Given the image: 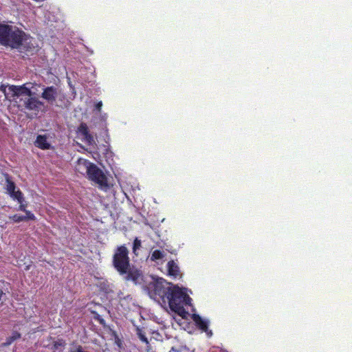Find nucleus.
Segmentation results:
<instances>
[{"instance_id": "nucleus-17", "label": "nucleus", "mask_w": 352, "mask_h": 352, "mask_svg": "<svg viewBox=\"0 0 352 352\" xmlns=\"http://www.w3.org/2000/svg\"><path fill=\"white\" fill-rule=\"evenodd\" d=\"M10 195L12 199L17 200L18 202L24 201L23 195L20 190H14V192Z\"/></svg>"}, {"instance_id": "nucleus-14", "label": "nucleus", "mask_w": 352, "mask_h": 352, "mask_svg": "<svg viewBox=\"0 0 352 352\" xmlns=\"http://www.w3.org/2000/svg\"><path fill=\"white\" fill-rule=\"evenodd\" d=\"M136 334L138 338L144 343L146 344V351L149 352L151 351V345L149 344L148 338L146 337L145 333L143 330L139 327H136Z\"/></svg>"}, {"instance_id": "nucleus-2", "label": "nucleus", "mask_w": 352, "mask_h": 352, "mask_svg": "<svg viewBox=\"0 0 352 352\" xmlns=\"http://www.w3.org/2000/svg\"><path fill=\"white\" fill-rule=\"evenodd\" d=\"M191 300V298L185 291L177 285H173L166 300V303H168L169 307L173 311L184 318L188 314L184 306L190 305Z\"/></svg>"}, {"instance_id": "nucleus-6", "label": "nucleus", "mask_w": 352, "mask_h": 352, "mask_svg": "<svg viewBox=\"0 0 352 352\" xmlns=\"http://www.w3.org/2000/svg\"><path fill=\"white\" fill-rule=\"evenodd\" d=\"M21 101L23 102L21 105L24 109L31 111L36 116L42 106L44 103L39 100L36 97L29 96L28 98H21Z\"/></svg>"}, {"instance_id": "nucleus-12", "label": "nucleus", "mask_w": 352, "mask_h": 352, "mask_svg": "<svg viewBox=\"0 0 352 352\" xmlns=\"http://www.w3.org/2000/svg\"><path fill=\"white\" fill-rule=\"evenodd\" d=\"M34 144L42 150L50 149L51 146L50 144L47 142L46 135H37Z\"/></svg>"}, {"instance_id": "nucleus-8", "label": "nucleus", "mask_w": 352, "mask_h": 352, "mask_svg": "<svg viewBox=\"0 0 352 352\" xmlns=\"http://www.w3.org/2000/svg\"><path fill=\"white\" fill-rule=\"evenodd\" d=\"M28 84H23L22 85H10L8 89L10 91L12 92L14 96H33V93L31 91L30 88L28 87L26 85Z\"/></svg>"}, {"instance_id": "nucleus-19", "label": "nucleus", "mask_w": 352, "mask_h": 352, "mask_svg": "<svg viewBox=\"0 0 352 352\" xmlns=\"http://www.w3.org/2000/svg\"><path fill=\"white\" fill-rule=\"evenodd\" d=\"M9 219L12 220L14 223H19L21 221H26L25 218H24L23 215H20L18 214H15L14 215L10 216Z\"/></svg>"}, {"instance_id": "nucleus-11", "label": "nucleus", "mask_w": 352, "mask_h": 352, "mask_svg": "<svg viewBox=\"0 0 352 352\" xmlns=\"http://www.w3.org/2000/svg\"><path fill=\"white\" fill-rule=\"evenodd\" d=\"M192 318L195 322L196 326L202 331L206 332L208 336H212V331L208 329V322L204 320L199 315L192 314Z\"/></svg>"}, {"instance_id": "nucleus-25", "label": "nucleus", "mask_w": 352, "mask_h": 352, "mask_svg": "<svg viewBox=\"0 0 352 352\" xmlns=\"http://www.w3.org/2000/svg\"><path fill=\"white\" fill-rule=\"evenodd\" d=\"M59 345L60 346V345H62V344H61V343H60V344H58V342H56V343H55V344H54V346H55V347H56V349L58 348V346H59Z\"/></svg>"}, {"instance_id": "nucleus-7", "label": "nucleus", "mask_w": 352, "mask_h": 352, "mask_svg": "<svg viewBox=\"0 0 352 352\" xmlns=\"http://www.w3.org/2000/svg\"><path fill=\"white\" fill-rule=\"evenodd\" d=\"M58 96V89L54 86L46 87L43 89L41 98L49 104H54Z\"/></svg>"}, {"instance_id": "nucleus-13", "label": "nucleus", "mask_w": 352, "mask_h": 352, "mask_svg": "<svg viewBox=\"0 0 352 352\" xmlns=\"http://www.w3.org/2000/svg\"><path fill=\"white\" fill-rule=\"evenodd\" d=\"M168 275L176 278L179 274V268L177 264L173 260L167 263Z\"/></svg>"}, {"instance_id": "nucleus-4", "label": "nucleus", "mask_w": 352, "mask_h": 352, "mask_svg": "<svg viewBox=\"0 0 352 352\" xmlns=\"http://www.w3.org/2000/svg\"><path fill=\"white\" fill-rule=\"evenodd\" d=\"M173 285L172 283L167 282L165 279L159 278L150 282L146 287L152 298L160 300L162 302L166 303V300Z\"/></svg>"}, {"instance_id": "nucleus-18", "label": "nucleus", "mask_w": 352, "mask_h": 352, "mask_svg": "<svg viewBox=\"0 0 352 352\" xmlns=\"http://www.w3.org/2000/svg\"><path fill=\"white\" fill-rule=\"evenodd\" d=\"M21 338V333L17 331H13L12 336L7 338L6 344L9 345L12 343L14 340Z\"/></svg>"}, {"instance_id": "nucleus-3", "label": "nucleus", "mask_w": 352, "mask_h": 352, "mask_svg": "<svg viewBox=\"0 0 352 352\" xmlns=\"http://www.w3.org/2000/svg\"><path fill=\"white\" fill-rule=\"evenodd\" d=\"M79 169L85 170L89 179L94 182L101 186H107V178L103 171L96 164L88 160L79 159L78 161Z\"/></svg>"}, {"instance_id": "nucleus-20", "label": "nucleus", "mask_w": 352, "mask_h": 352, "mask_svg": "<svg viewBox=\"0 0 352 352\" xmlns=\"http://www.w3.org/2000/svg\"><path fill=\"white\" fill-rule=\"evenodd\" d=\"M25 213V215L24 216V218H25V221L32 220L34 221L36 219L35 215L30 210H28L27 209L25 211H23Z\"/></svg>"}, {"instance_id": "nucleus-16", "label": "nucleus", "mask_w": 352, "mask_h": 352, "mask_svg": "<svg viewBox=\"0 0 352 352\" xmlns=\"http://www.w3.org/2000/svg\"><path fill=\"white\" fill-rule=\"evenodd\" d=\"M165 256V253L160 250H154L151 256V261H155L157 260L162 259Z\"/></svg>"}, {"instance_id": "nucleus-15", "label": "nucleus", "mask_w": 352, "mask_h": 352, "mask_svg": "<svg viewBox=\"0 0 352 352\" xmlns=\"http://www.w3.org/2000/svg\"><path fill=\"white\" fill-rule=\"evenodd\" d=\"M5 177L6 181V190L9 195H11L15 190L16 185L14 182L11 180L10 177L8 174H6Z\"/></svg>"}, {"instance_id": "nucleus-1", "label": "nucleus", "mask_w": 352, "mask_h": 352, "mask_svg": "<svg viewBox=\"0 0 352 352\" xmlns=\"http://www.w3.org/2000/svg\"><path fill=\"white\" fill-rule=\"evenodd\" d=\"M30 37L16 27L6 24H0V43L13 49L25 47L29 44Z\"/></svg>"}, {"instance_id": "nucleus-10", "label": "nucleus", "mask_w": 352, "mask_h": 352, "mask_svg": "<svg viewBox=\"0 0 352 352\" xmlns=\"http://www.w3.org/2000/svg\"><path fill=\"white\" fill-rule=\"evenodd\" d=\"M124 275H126V280H131L135 285L140 283L143 278L142 274L139 270L133 267H131V266L128 268L127 272Z\"/></svg>"}, {"instance_id": "nucleus-24", "label": "nucleus", "mask_w": 352, "mask_h": 352, "mask_svg": "<svg viewBox=\"0 0 352 352\" xmlns=\"http://www.w3.org/2000/svg\"><path fill=\"white\" fill-rule=\"evenodd\" d=\"M0 90H1V91H3V92H5V91H6V86H5V85H1L0 86Z\"/></svg>"}, {"instance_id": "nucleus-22", "label": "nucleus", "mask_w": 352, "mask_h": 352, "mask_svg": "<svg viewBox=\"0 0 352 352\" xmlns=\"http://www.w3.org/2000/svg\"><path fill=\"white\" fill-rule=\"evenodd\" d=\"M141 245V241L135 239L133 242V250H135L136 249L139 248Z\"/></svg>"}, {"instance_id": "nucleus-9", "label": "nucleus", "mask_w": 352, "mask_h": 352, "mask_svg": "<svg viewBox=\"0 0 352 352\" xmlns=\"http://www.w3.org/2000/svg\"><path fill=\"white\" fill-rule=\"evenodd\" d=\"M77 132L83 137L84 141L89 146L95 144L94 136L89 133L86 123L82 122L78 127Z\"/></svg>"}, {"instance_id": "nucleus-23", "label": "nucleus", "mask_w": 352, "mask_h": 352, "mask_svg": "<svg viewBox=\"0 0 352 352\" xmlns=\"http://www.w3.org/2000/svg\"><path fill=\"white\" fill-rule=\"evenodd\" d=\"M102 106V102H101V101H100V102H98V103H96V109L98 111H100V109H101Z\"/></svg>"}, {"instance_id": "nucleus-5", "label": "nucleus", "mask_w": 352, "mask_h": 352, "mask_svg": "<svg viewBox=\"0 0 352 352\" xmlns=\"http://www.w3.org/2000/svg\"><path fill=\"white\" fill-rule=\"evenodd\" d=\"M112 263L120 275H124L127 272L131 265L129 251L124 245H121L116 249L113 256Z\"/></svg>"}, {"instance_id": "nucleus-21", "label": "nucleus", "mask_w": 352, "mask_h": 352, "mask_svg": "<svg viewBox=\"0 0 352 352\" xmlns=\"http://www.w3.org/2000/svg\"><path fill=\"white\" fill-rule=\"evenodd\" d=\"M24 201H21V202H19V208H17V210H20V211H25L26 210V208L28 206V204L26 203H24Z\"/></svg>"}]
</instances>
